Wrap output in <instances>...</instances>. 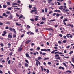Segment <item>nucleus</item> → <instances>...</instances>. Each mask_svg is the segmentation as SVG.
I'll return each instance as SVG.
<instances>
[{
    "label": "nucleus",
    "mask_w": 74,
    "mask_h": 74,
    "mask_svg": "<svg viewBox=\"0 0 74 74\" xmlns=\"http://www.w3.org/2000/svg\"><path fill=\"white\" fill-rule=\"evenodd\" d=\"M54 12H60L61 11L59 10H55L54 11Z\"/></svg>",
    "instance_id": "obj_16"
},
{
    "label": "nucleus",
    "mask_w": 74,
    "mask_h": 74,
    "mask_svg": "<svg viewBox=\"0 0 74 74\" xmlns=\"http://www.w3.org/2000/svg\"><path fill=\"white\" fill-rule=\"evenodd\" d=\"M12 5H17V3H12Z\"/></svg>",
    "instance_id": "obj_44"
},
{
    "label": "nucleus",
    "mask_w": 74,
    "mask_h": 74,
    "mask_svg": "<svg viewBox=\"0 0 74 74\" xmlns=\"http://www.w3.org/2000/svg\"><path fill=\"white\" fill-rule=\"evenodd\" d=\"M22 17H23V15H21V16H20V17L19 18V19H21V18H22Z\"/></svg>",
    "instance_id": "obj_23"
},
{
    "label": "nucleus",
    "mask_w": 74,
    "mask_h": 74,
    "mask_svg": "<svg viewBox=\"0 0 74 74\" xmlns=\"http://www.w3.org/2000/svg\"><path fill=\"white\" fill-rule=\"evenodd\" d=\"M0 67L1 68H3V66L1 65H0Z\"/></svg>",
    "instance_id": "obj_57"
},
{
    "label": "nucleus",
    "mask_w": 74,
    "mask_h": 74,
    "mask_svg": "<svg viewBox=\"0 0 74 74\" xmlns=\"http://www.w3.org/2000/svg\"><path fill=\"white\" fill-rule=\"evenodd\" d=\"M41 68L42 71H43V70H44V68L42 66L41 67Z\"/></svg>",
    "instance_id": "obj_48"
},
{
    "label": "nucleus",
    "mask_w": 74,
    "mask_h": 74,
    "mask_svg": "<svg viewBox=\"0 0 74 74\" xmlns=\"http://www.w3.org/2000/svg\"><path fill=\"white\" fill-rule=\"evenodd\" d=\"M42 20H43V21H45V19H46V18H45L44 17H42Z\"/></svg>",
    "instance_id": "obj_35"
},
{
    "label": "nucleus",
    "mask_w": 74,
    "mask_h": 74,
    "mask_svg": "<svg viewBox=\"0 0 74 74\" xmlns=\"http://www.w3.org/2000/svg\"><path fill=\"white\" fill-rule=\"evenodd\" d=\"M30 20L32 21V22H34V20L33 19H30Z\"/></svg>",
    "instance_id": "obj_37"
},
{
    "label": "nucleus",
    "mask_w": 74,
    "mask_h": 74,
    "mask_svg": "<svg viewBox=\"0 0 74 74\" xmlns=\"http://www.w3.org/2000/svg\"><path fill=\"white\" fill-rule=\"evenodd\" d=\"M48 64L50 65V64H52V63H51L50 62H48Z\"/></svg>",
    "instance_id": "obj_41"
},
{
    "label": "nucleus",
    "mask_w": 74,
    "mask_h": 74,
    "mask_svg": "<svg viewBox=\"0 0 74 74\" xmlns=\"http://www.w3.org/2000/svg\"><path fill=\"white\" fill-rule=\"evenodd\" d=\"M41 51H45V52H46L47 49H41Z\"/></svg>",
    "instance_id": "obj_14"
},
{
    "label": "nucleus",
    "mask_w": 74,
    "mask_h": 74,
    "mask_svg": "<svg viewBox=\"0 0 74 74\" xmlns=\"http://www.w3.org/2000/svg\"><path fill=\"white\" fill-rule=\"evenodd\" d=\"M6 3H7V5H9L10 4V3L9 2H7Z\"/></svg>",
    "instance_id": "obj_29"
},
{
    "label": "nucleus",
    "mask_w": 74,
    "mask_h": 74,
    "mask_svg": "<svg viewBox=\"0 0 74 74\" xmlns=\"http://www.w3.org/2000/svg\"><path fill=\"white\" fill-rule=\"evenodd\" d=\"M38 29H36L35 30L36 32H38Z\"/></svg>",
    "instance_id": "obj_56"
},
{
    "label": "nucleus",
    "mask_w": 74,
    "mask_h": 74,
    "mask_svg": "<svg viewBox=\"0 0 74 74\" xmlns=\"http://www.w3.org/2000/svg\"><path fill=\"white\" fill-rule=\"evenodd\" d=\"M56 21V19H54L53 20H51L49 21V22H52L53 21Z\"/></svg>",
    "instance_id": "obj_25"
},
{
    "label": "nucleus",
    "mask_w": 74,
    "mask_h": 74,
    "mask_svg": "<svg viewBox=\"0 0 74 74\" xmlns=\"http://www.w3.org/2000/svg\"><path fill=\"white\" fill-rule=\"evenodd\" d=\"M59 15H60V14H59V13H57L56 14V16H57V17H58Z\"/></svg>",
    "instance_id": "obj_28"
},
{
    "label": "nucleus",
    "mask_w": 74,
    "mask_h": 74,
    "mask_svg": "<svg viewBox=\"0 0 74 74\" xmlns=\"http://www.w3.org/2000/svg\"><path fill=\"white\" fill-rule=\"evenodd\" d=\"M44 22L42 21L40 23V24H44Z\"/></svg>",
    "instance_id": "obj_54"
},
{
    "label": "nucleus",
    "mask_w": 74,
    "mask_h": 74,
    "mask_svg": "<svg viewBox=\"0 0 74 74\" xmlns=\"http://www.w3.org/2000/svg\"><path fill=\"white\" fill-rule=\"evenodd\" d=\"M47 73H49V70L48 69H47Z\"/></svg>",
    "instance_id": "obj_55"
},
{
    "label": "nucleus",
    "mask_w": 74,
    "mask_h": 74,
    "mask_svg": "<svg viewBox=\"0 0 74 74\" xmlns=\"http://www.w3.org/2000/svg\"><path fill=\"white\" fill-rule=\"evenodd\" d=\"M70 34H67V35H66V37L68 38H69V35H70Z\"/></svg>",
    "instance_id": "obj_26"
},
{
    "label": "nucleus",
    "mask_w": 74,
    "mask_h": 74,
    "mask_svg": "<svg viewBox=\"0 0 74 74\" xmlns=\"http://www.w3.org/2000/svg\"><path fill=\"white\" fill-rule=\"evenodd\" d=\"M45 12H48V9H47V8H45Z\"/></svg>",
    "instance_id": "obj_19"
},
{
    "label": "nucleus",
    "mask_w": 74,
    "mask_h": 74,
    "mask_svg": "<svg viewBox=\"0 0 74 74\" xmlns=\"http://www.w3.org/2000/svg\"><path fill=\"white\" fill-rule=\"evenodd\" d=\"M68 3H69V4H71V1H68Z\"/></svg>",
    "instance_id": "obj_45"
},
{
    "label": "nucleus",
    "mask_w": 74,
    "mask_h": 74,
    "mask_svg": "<svg viewBox=\"0 0 74 74\" xmlns=\"http://www.w3.org/2000/svg\"><path fill=\"white\" fill-rule=\"evenodd\" d=\"M41 12H42L43 13L44 12V9H42V10H41Z\"/></svg>",
    "instance_id": "obj_49"
},
{
    "label": "nucleus",
    "mask_w": 74,
    "mask_h": 74,
    "mask_svg": "<svg viewBox=\"0 0 74 74\" xmlns=\"http://www.w3.org/2000/svg\"><path fill=\"white\" fill-rule=\"evenodd\" d=\"M12 55V52H11L9 54V55L11 56Z\"/></svg>",
    "instance_id": "obj_59"
},
{
    "label": "nucleus",
    "mask_w": 74,
    "mask_h": 74,
    "mask_svg": "<svg viewBox=\"0 0 74 74\" xmlns=\"http://www.w3.org/2000/svg\"><path fill=\"white\" fill-rule=\"evenodd\" d=\"M2 16H5V17H7V16H8V15H7L6 14H5V13H4L3 15H2Z\"/></svg>",
    "instance_id": "obj_8"
},
{
    "label": "nucleus",
    "mask_w": 74,
    "mask_h": 74,
    "mask_svg": "<svg viewBox=\"0 0 74 74\" xmlns=\"http://www.w3.org/2000/svg\"><path fill=\"white\" fill-rule=\"evenodd\" d=\"M28 7H29V8H31L32 6V5H29V6Z\"/></svg>",
    "instance_id": "obj_63"
},
{
    "label": "nucleus",
    "mask_w": 74,
    "mask_h": 74,
    "mask_svg": "<svg viewBox=\"0 0 74 74\" xmlns=\"http://www.w3.org/2000/svg\"><path fill=\"white\" fill-rule=\"evenodd\" d=\"M13 17H14V16H12L9 17H8V18H9V19H12Z\"/></svg>",
    "instance_id": "obj_10"
},
{
    "label": "nucleus",
    "mask_w": 74,
    "mask_h": 74,
    "mask_svg": "<svg viewBox=\"0 0 74 74\" xmlns=\"http://www.w3.org/2000/svg\"><path fill=\"white\" fill-rule=\"evenodd\" d=\"M63 11L64 12H67V11H69V10L67 9L64 8L63 9Z\"/></svg>",
    "instance_id": "obj_3"
},
{
    "label": "nucleus",
    "mask_w": 74,
    "mask_h": 74,
    "mask_svg": "<svg viewBox=\"0 0 74 74\" xmlns=\"http://www.w3.org/2000/svg\"><path fill=\"white\" fill-rule=\"evenodd\" d=\"M66 42H67V40H64L62 42H63V43H66Z\"/></svg>",
    "instance_id": "obj_20"
},
{
    "label": "nucleus",
    "mask_w": 74,
    "mask_h": 74,
    "mask_svg": "<svg viewBox=\"0 0 74 74\" xmlns=\"http://www.w3.org/2000/svg\"><path fill=\"white\" fill-rule=\"evenodd\" d=\"M1 51L2 52H3V51H4V48H3V47H2L1 48Z\"/></svg>",
    "instance_id": "obj_34"
},
{
    "label": "nucleus",
    "mask_w": 74,
    "mask_h": 74,
    "mask_svg": "<svg viewBox=\"0 0 74 74\" xmlns=\"http://www.w3.org/2000/svg\"><path fill=\"white\" fill-rule=\"evenodd\" d=\"M57 3L58 4V5H61L60 3H59V2H57Z\"/></svg>",
    "instance_id": "obj_33"
},
{
    "label": "nucleus",
    "mask_w": 74,
    "mask_h": 74,
    "mask_svg": "<svg viewBox=\"0 0 74 74\" xmlns=\"http://www.w3.org/2000/svg\"><path fill=\"white\" fill-rule=\"evenodd\" d=\"M49 2H48L49 3H50V2H51V1H52V0H48Z\"/></svg>",
    "instance_id": "obj_40"
},
{
    "label": "nucleus",
    "mask_w": 74,
    "mask_h": 74,
    "mask_svg": "<svg viewBox=\"0 0 74 74\" xmlns=\"http://www.w3.org/2000/svg\"><path fill=\"white\" fill-rule=\"evenodd\" d=\"M16 15L17 16V17H19V15H18V14L16 13Z\"/></svg>",
    "instance_id": "obj_46"
},
{
    "label": "nucleus",
    "mask_w": 74,
    "mask_h": 74,
    "mask_svg": "<svg viewBox=\"0 0 74 74\" xmlns=\"http://www.w3.org/2000/svg\"><path fill=\"white\" fill-rule=\"evenodd\" d=\"M0 45H1V47H3V46H4V45L2 43H1L0 44Z\"/></svg>",
    "instance_id": "obj_36"
},
{
    "label": "nucleus",
    "mask_w": 74,
    "mask_h": 74,
    "mask_svg": "<svg viewBox=\"0 0 74 74\" xmlns=\"http://www.w3.org/2000/svg\"><path fill=\"white\" fill-rule=\"evenodd\" d=\"M48 59H49V58H44L43 60H47Z\"/></svg>",
    "instance_id": "obj_39"
},
{
    "label": "nucleus",
    "mask_w": 74,
    "mask_h": 74,
    "mask_svg": "<svg viewBox=\"0 0 74 74\" xmlns=\"http://www.w3.org/2000/svg\"><path fill=\"white\" fill-rule=\"evenodd\" d=\"M66 72H68V73H71V71L70 70H68L66 71Z\"/></svg>",
    "instance_id": "obj_30"
},
{
    "label": "nucleus",
    "mask_w": 74,
    "mask_h": 74,
    "mask_svg": "<svg viewBox=\"0 0 74 74\" xmlns=\"http://www.w3.org/2000/svg\"><path fill=\"white\" fill-rule=\"evenodd\" d=\"M25 62L27 63V64H29V61H28V60H25Z\"/></svg>",
    "instance_id": "obj_27"
},
{
    "label": "nucleus",
    "mask_w": 74,
    "mask_h": 74,
    "mask_svg": "<svg viewBox=\"0 0 74 74\" xmlns=\"http://www.w3.org/2000/svg\"><path fill=\"white\" fill-rule=\"evenodd\" d=\"M26 56L27 58H28V57H29V55L28 54V53H27L26 54Z\"/></svg>",
    "instance_id": "obj_18"
},
{
    "label": "nucleus",
    "mask_w": 74,
    "mask_h": 74,
    "mask_svg": "<svg viewBox=\"0 0 74 74\" xmlns=\"http://www.w3.org/2000/svg\"><path fill=\"white\" fill-rule=\"evenodd\" d=\"M25 66L26 67H29V65L26 63H25Z\"/></svg>",
    "instance_id": "obj_11"
},
{
    "label": "nucleus",
    "mask_w": 74,
    "mask_h": 74,
    "mask_svg": "<svg viewBox=\"0 0 74 74\" xmlns=\"http://www.w3.org/2000/svg\"><path fill=\"white\" fill-rule=\"evenodd\" d=\"M8 38H12V35H11L10 34H9L8 36Z\"/></svg>",
    "instance_id": "obj_9"
},
{
    "label": "nucleus",
    "mask_w": 74,
    "mask_h": 74,
    "mask_svg": "<svg viewBox=\"0 0 74 74\" xmlns=\"http://www.w3.org/2000/svg\"><path fill=\"white\" fill-rule=\"evenodd\" d=\"M7 33V32L5 31H3V34H2V36H5V35Z\"/></svg>",
    "instance_id": "obj_6"
},
{
    "label": "nucleus",
    "mask_w": 74,
    "mask_h": 74,
    "mask_svg": "<svg viewBox=\"0 0 74 74\" xmlns=\"http://www.w3.org/2000/svg\"><path fill=\"white\" fill-rule=\"evenodd\" d=\"M11 63V60H10L8 61V64H10V63Z\"/></svg>",
    "instance_id": "obj_50"
},
{
    "label": "nucleus",
    "mask_w": 74,
    "mask_h": 74,
    "mask_svg": "<svg viewBox=\"0 0 74 74\" xmlns=\"http://www.w3.org/2000/svg\"><path fill=\"white\" fill-rule=\"evenodd\" d=\"M6 13L7 14H11V12H10V11H7L6 12Z\"/></svg>",
    "instance_id": "obj_12"
},
{
    "label": "nucleus",
    "mask_w": 74,
    "mask_h": 74,
    "mask_svg": "<svg viewBox=\"0 0 74 74\" xmlns=\"http://www.w3.org/2000/svg\"><path fill=\"white\" fill-rule=\"evenodd\" d=\"M33 8H34V10H33V12H37V8H36L35 7H34Z\"/></svg>",
    "instance_id": "obj_5"
},
{
    "label": "nucleus",
    "mask_w": 74,
    "mask_h": 74,
    "mask_svg": "<svg viewBox=\"0 0 74 74\" xmlns=\"http://www.w3.org/2000/svg\"><path fill=\"white\" fill-rule=\"evenodd\" d=\"M56 15V13H54L52 15L53 16H55Z\"/></svg>",
    "instance_id": "obj_38"
},
{
    "label": "nucleus",
    "mask_w": 74,
    "mask_h": 74,
    "mask_svg": "<svg viewBox=\"0 0 74 74\" xmlns=\"http://www.w3.org/2000/svg\"><path fill=\"white\" fill-rule=\"evenodd\" d=\"M58 8L60 9V10H62V9H63V6H61L60 7Z\"/></svg>",
    "instance_id": "obj_15"
},
{
    "label": "nucleus",
    "mask_w": 74,
    "mask_h": 74,
    "mask_svg": "<svg viewBox=\"0 0 74 74\" xmlns=\"http://www.w3.org/2000/svg\"><path fill=\"white\" fill-rule=\"evenodd\" d=\"M3 7L4 8H5L7 7V5L5 4H4L3 5Z\"/></svg>",
    "instance_id": "obj_21"
},
{
    "label": "nucleus",
    "mask_w": 74,
    "mask_h": 74,
    "mask_svg": "<svg viewBox=\"0 0 74 74\" xmlns=\"http://www.w3.org/2000/svg\"><path fill=\"white\" fill-rule=\"evenodd\" d=\"M8 9L9 10H11V8L10 7H9L8 8Z\"/></svg>",
    "instance_id": "obj_58"
},
{
    "label": "nucleus",
    "mask_w": 74,
    "mask_h": 74,
    "mask_svg": "<svg viewBox=\"0 0 74 74\" xmlns=\"http://www.w3.org/2000/svg\"><path fill=\"white\" fill-rule=\"evenodd\" d=\"M16 25H17V26H21V24H19L18 22L16 23Z\"/></svg>",
    "instance_id": "obj_13"
},
{
    "label": "nucleus",
    "mask_w": 74,
    "mask_h": 74,
    "mask_svg": "<svg viewBox=\"0 0 74 74\" xmlns=\"http://www.w3.org/2000/svg\"><path fill=\"white\" fill-rule=\"evenodd\" d=\"M13 30L14 33H15V34H16V31H15V29H13Z\"/></svg>",
    "instance_id": "obj_22"
},
{
    "label": "nucleus",
    "mask_w": 74,
    "mask_h": 74,
    "mask_svg": "<svg viewBox=\"0 0 74 74\" xmlns=\"http://www.w3.org/2000/svg\"><path fill=\"white\" fill-rule=\"evenodd\" d=\"M31 42V40H28L26 41V44H28L29 43V42Z\"/></svg>",
    "instance_id": "obj_7"
},
{
    "label": "nucleus",
    "mask_w": 74,
    "mask_h": 74,
    "mask_svg": "<svg viewBox=\"0 0 74 74\" xmlns=\"http://www.w3.org/2000/svg\"><path fill=\"white\" fill-rule=\"evenodd\" d=\"M63 37L64 38V39H66V38H67L66 36H64Z\"/></svg>",
    "instance_id": "obj_53"
},
{
    "label": "nucleus",
    "mask_w": 74,
    "mask_h": 74,
    "mask_svg": "<svg viewBox=\"0 0 74 74\" xmlns=\"http://www.w3.org/2000/svg\"><path fill=\"white\" fill-rule=\"evenodd\" d=\"M35 17H36V18H35L34 19V20L35 21H38V17H39V16H35Z\"/></svg>",
    "instance_id": "obj_4"
},
{
    "label": "nucleus",
    "mask_w": 74,
    "mask_h": 74,
    "mask_svg": "<svg viewBox=\"0 0 74 74\" xmlns=\"http://www.w3.org/2000/svg\"><path fill=\"white\" fill-rule=\"evenodd\" d=\"M50 51H51V49H46V51H48V52H49Z\"/></svg>",
    "instance_id": "obj_42"
},
{
    "label": "nucleus",
    "mask_w": 74,
    "mask_h": 74,
    "mask_svg": "<svg viewBox=\"0 0 74 74\" xmlns=\"http://www.w3.org/2000/svg\"><path fill=\"white\" fill-rule=\"evenodd\" d=\"M46 55V53H42V55Z\"/></svg>",
    "instance_id": "obj_52"
},
{
    "label": "nucleus",
    "mask_w": 74,
    "mask_h": 74,
    "mask_svg": "<svg viewBox=\"0 0 74 74\" xmlns=\"http://www.w3.org/2000/svg\"><path fill=\"white\" fill-rule=\"evenodd\" d=\"M38 59H42V58H41V57H39L38 58Z\"/></svg>",
    "instance_id": "obj_51"
},
{
    "label": "nucleus",
    "mask_w": 74,
    "mask_h": 74,
    "mask_svg": "<svg viewBox=\"0 0 74 74\" xmlns=\"http://www.w3.org/2000/svg\"><path fill=\"white\" fill-rule=\"evenodd\" d=\"M8 46H11V44L10 43H9L8 44Z\"/></svg>",
    "instance_id": "obj_47"
},
{
    "label": "nucleus",
    "mask_w": 74,
    "mask_h": 74,
    "mask_svg": "<svg viewBox=\"0 0 74 74\" xmlns=\"http://www.w3.org/2000/svg\"><path fill=\"white\" fill-rule=\"evenodd\" d=\"M9 29L10 30V31H11V32H12L13 30V29H12V28H11V27H10L9 28Z\"/></svg>",
    "instance_id": "obj_17"
},
{
    "label": "nucleus",
    "mask_w": 74,
    "mask_h": 74,
    "mask_svg": "<svg viewBox=\"0 0 74 74\" xmlns=\"http://www.w3.org/2000/svg\"><path fill=\"white\" fill-rule=\"evenodd\" d=\"M22 46H21L20 47L18 48V52H21V51H22Z\"/></svg>",
    "instance_id": "obj_2"
},
{
    "label": "nucleus",
    "mask_w": 74,
    "mask_h": 74,
    "mask_svg": "<svg viewBox=\"0 0 74 74\" xmlns=\"http://www.w3.org/2000/svg\"><path fill=\"white\" fill-rule=\"evenodd\" d=\"M72 59V61L74 62V58H73Z\"/></svg>",
    "instance_id": "obj_64"
},
{
    "label": "nucleus",
    "mask_w": 74,
    "mask_h": 74,
    "mask_svg": "<svg viewBox=\"0 0 74 74\" xmlns=\"http://www.w3.org/2000/svg\"><path fill=\"white\" fill-rule=\"evenodd\" d=\"M34 45V44L32 43L31 44V46H33V45Z\"/></svg>",
    "instance_id": "obj_61"
},
{
    "label": "nucleus",
    "mask_w": 74,
    "mask_h": 74,
    "mask_svg": "<svg viewBox=\"0 0 74 74\" xmlns=\"http://www.w3.org/2000/svg\"><path fill=\"white\" fill-rule=\"evenodd\" d=\"M73 53V51H70L69 53V54L70 55H71L72 54V53Z\"/></svg>",
    "instance_id": "obj_31"
},
{
    "label": "nucleus",
    "mask_w": 74,
    "mask_h": 74,
    "mask_svg": "<svg viewBox=\"0 0 74 74\" xmlns=\"http://www.w3.org/2000/svg\"><path fill=\"white\" fill-rule=\"evenodd\" d=\"M27 27H28V28H29V29H30V28L31 27L29 26V25H27Z\"/></svg>",
    "instance_id": "obj_62"
},
{
    "label": "nucleus",
    "mask_w": 74,
    "mask_h": 74,
    "mask_svg": "<svg viewBox=\"0 0 74 74\" xmlns=\"http://www.w3.org/2000/svg\"><path fill=\"white\" fill-rule=\"evenodd\" d=\"M70 47V46L69 45L67 47H66V48H69Z\"/></svg>",
    "instance_id": "obj_60"
},
{
    "label": "nucleus",
    "mask_w": 74,
    "mask_h": 74,
    "mask_svg": "<svg viewBox=\"0 0 74 74\" xmlns=\"http://www.w3.org/2000/svg\"><path fill=\"white\" fill-rule=\"evenodd\" d=\"M55 56V57H56V58H55V59H57L59 60H60V59H61L59 57V56L58 54H56Z\"/></svg>",
    "instance_id": "obj_1"
},
{
    "label": "nucleus",
    "mask_w": 74,
    "mask_h": 74,
    "mask_svg": "<svg viewBox=\"0 0 74 74\" xmlns=\"http://www.w3.org/2000/svg\"><path fill=\"white\" fill-rule=\"evenodd\" d=\"M63 64L64 66H65V67H67V66L66 65V63H65L64 62L63 63Z\"/></svg>",
    "instance_id": "obj_24"
},
{
    "label": "nucleus",
    "mask_w": 74,
    "mask_h": 74,
    "mask_svg": "<svg viewBox=\"0 0 74 74\" xmlns=\"http://www.w3.org/2000/svg\"><path fill=\"white\" fill-rule=\"evenodd\" d=\"M13 36L14 37H16V35L15 34H14Z\"/></svg>",
    "instance_id": "obj_32"
},
{
    "label": "nucleus",
    "mask_w": 74,
    "mask_h": 74,
    "mask_svg": "<svg viewBox=\"0 0 74 74\" xmlns=\"http://www.w3.org/2000/svg\"><path fill=\"white\" fill-rule=\"evenodd\" d=\"M68 21V20L67 19H65L63 21V22H65V21Z\"/></svg>",
    "instance_id": "obj_43"
}]
</instances>
